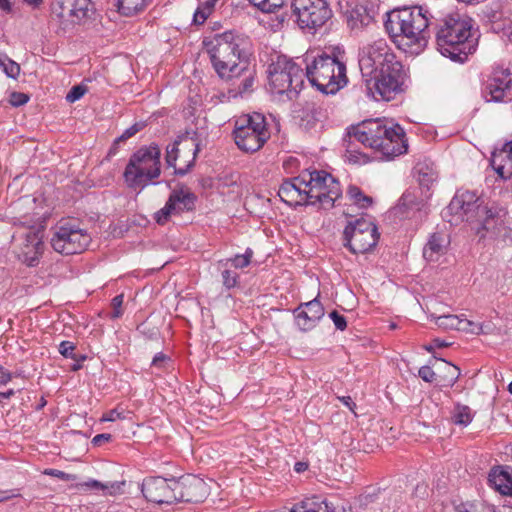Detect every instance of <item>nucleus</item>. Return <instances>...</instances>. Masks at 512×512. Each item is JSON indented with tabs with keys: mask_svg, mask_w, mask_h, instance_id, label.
Listing matches in <instances>:
<instances>
[{
	"mask_svg": "<svg viewBox=\"0 0 512 512\" xmlns=\"http://www.w3.org/2000/svg\"><path fill=\"white\" fill-rule=\"evenodd\" d=\"M367 93L376 101H390L401 90L405 72L385 40L368 45L359 59Z\"/></svg>",
	"mask_w": 512,
	"mask_h": 512,
	"instance_id": "1",
	"label": "nucleus"
},
{
	"mask_svg": "<svg viewBox=\"0 0 512 512\" xmlns=\"http://www.w3.org/2000/svg\"><path fill=\"white\" fill-rule=\"evenodd\" d=\"M356 142L378 151L384 158L392 159L407 152L408 142L399 124L382 119H371L352 127L344 139L346 157L354 164L366 163L368 157L354 149Z\"/></svg>",
	"mask_w": 512,
	"mask_h": 512,
	"instance_id": "2",
	"label": "nucleus"
},
{
	"mask_svg": "<svg viewBox=\"0 0 512 512\" xmlns=\"http://www.w3.org/2000/svg\"><path fill=\"white\" fill-rule=\"evenodd\" d=\"M429 17V11L422 6L399 9L389 14L385 29L400 49L419 54L430 39Z\"/></svg>",
	"mask_w": 512,
	"mask_h": 512,
	"instance_id": "3",
	"label": "nucleus"
},
{
	"mask_svg": "<svg viewBox=\"0 0 512 512\" xmlns=\"http://www.w3.org/2000/svg\"><path fill=\"white\" fill-rule=\"evenodd\" d=\"M203 44L220 78L231 80L245 69L240 65L245 64L249 56L250 40L244 34L228 30L205 38Z\"/></svg>",
	"mask_w": 512,
	"mask_h": 512,
	"instance_id": "4",
	"label": "nucleus"
},
{
	"mask_svg": "<svg viewBox=\"0 0 512 512\" xmlns=\"http://www.w3.org/2000/svg\"><path fill=\"white\" fill-rule=\"evenodd\" d=\"M437 50L454 62L463 63L476 49L471 24L458 15H448L436 24Z\"/></svg>",
	"mask_w": 512,
	"mask_h": 512,
	"instance_id": "5",
	"label": "nucleus"
},
{
	"mask_svg": "<svg viewBox=\"0 0 512 512\" xmlns=\"http://www.w3.org/2000/svg\"><path fill=\"white\" fill-rule=\"evenodd\" d=\"M304 79L323 94H336L347 85L346 65L336 57L306 54L301 59Z\"/></svg>",
	"mask_w": 512,
	"mask_h": 512,
	"instance_id": "6",
	"label": "nucleus"
},
{
	"mask_svg": "<svg viewBox=\"0 0 512 512\" xmlns=\"http://www.w3.org/2000/svg\"><path fill=\"white\" fill-rule=\"evenodd\" d=\"M505 215L504 210H493L481 206L479 198L474 192L458 191L450 201L444 212V218L452 216L448 219L451 224H458L459 221L477 222L479 227L483 230H490L495 225L499 218Z\"/></svg>",
	"mask_w": 512,
	"mask_h": 512,
	"instance_id": "7",
	"label": "nucleus"
},
{
	"mask_svg": "<svg viewBox=\"0 0 512 512\" xmlns=\"http://www.w3.org/2000/svg\"><path fill=\"white\" fill-rule=\"evenodd\" d=\"M302 58L296 60L278 56L268 69L269 89L271 93L295 99L304 87V69Z\"/></svg>",
	"mask_w": 512,
	"mask_h": 512,
	"instance_id": "8",
	"label": "nucleus"
},
{
	"mask_svg": "<svg viewBox=\"0 0 512 512\" xmlns=\"http://www.w3.org/2000/svg\"><path fill=\"white\" fill-rule=\"evenodd\" d=\"M160 149L150 145L137 150L129 159L124 179L129 188L143 189L160 175Z\"/></svg>",
	"mask_w": 512,
	"mask_h": 512,
	"instance_id": "9",
	"label": "nucleus"
},
{
	"mask_svg": "<svg viewBox=\"0 0 512 512\" xmlns=\"http://www.w3.org/2000/svg\"><path fill=\"white\" fill-rule=\"evenodd\" d=\"M233 134L236 145L245 152L258 151L270 137L265 117L260 113L240 116Z\"/></svg>",
	"mask_w": 512,
	"mask_h": 512,
	"instance_id": "10",
	"label": "nucleus"
},
{
	"mask_svg": "<svg viewBox=\"0 0 512 512\" xmlns=\"http://www.w3.org/2000/svg\"><path fill=\"white\" fill-rule=\"evenodd\" d=\"M91 242V236L85 229L69 221L60 222L54 228L51 238L52 248L63 255L82 253Z\"/></svg>",
	"mask_w": 512,
	"mask_h": 512,
	"instance_id": "11",
	"label": "nucleus"
},
{
	"mask_svg": "<svg viewBox=\"0 0 512 512\" xmlns=\"http://www.w3.org/2000/svg\"><path fill=\"white\" fill-rule=\"evenodd\" d=\"M307 176L309 205H319L323 209L332 208L335 201L342 195L340 183L323 170L308 172Z\"/></svg>",
	"mask_w": 512,
	"mask_h": 512,
	"instance_id": "12",
	"label": "nucleus"
},
{
	"mask_svg": "<svg viewBox=\"0 0 512 512\" xmlns=\"http://www.w3.org/2000/svg\"><path fill=\"white\" fill-rule=\"evenodd\" d=\"M379 239L376 225L364 218L350 221L343 231V245L353 254H364L373 249Z\"/></svg>",
	"mask_w": 512,
	"mask_h": 512,
	"instance_id": "13",
	"label": "nucleus"
},
{
	"mask_svg": "<svg viewBox=\"0 0 512 512\" xmlns=\"http://www.w3.org/2000/svg\"><path fill=\"white\" fill-rule=\"evenodd\" d=\"M291 9L301 29L316 30L332 16L326 0H291Z\"/></svg>",
	"mask_w": 512,
	"mask_h": 512,
	"instance_id": "14",
	"label": "nucleus"
},
{
	"mask_svg": "<svg viewBox=\"0 0 512 512\" xmlns=\"http://www.w3.org/2000/svg\"><path fill=\"white\" fill-rule=\"evenodd\" d=\"M199 151L200 147L196 139L179 136L173 144L167 146L166 163L175 168L176 174L185 175L194 166Z\"/></svg>",
	"mask_w": 512,
	"mask_h": 512,
	"instance_id": "15",
	"label": "nucleus"
},
{
	"mask_svg": "<svg viewBox=\"0 0 512 512\" xmlns=\"http://www.w3.org/2000/svg\"><path fill=\"white\" fill-rule=\"evenodd\" d=\"M141 491L150 502L157 504H172L176 502L174 479L150 477L144 479Z\"/></svg>",
	"mask_w": 512,
	"mask_h": 512,
	"instance_id": "16",
	"label": "nucleus"
},
{
	"mask_svg": "<svg viewBox=\"0 0 512 512\" xmlns=\"http://www.w3.org/2000/svg\"><path fill=\"white\" fill-rule=\"evenodd\" d=\"M484 97L488 102H502L512 99V74L509 69L495 68L489 78Z\"/></svg>",
	"mask_w": 512,
	"mask_h": 512,
	"instance_id": "17",
	"label": "nucleus"
},
{
	"mask_svg": "<svg viewBox=\"0 0 512 512\" xmlns=\"http://www.w3.org/2000/svg\"><path fill=\"white\" fill-rule=\"evenodd\" d=\"M176 502H202L208 495L205 481L194 475L174 479Z\"/></svg>",
	"mask_w": 512,
	"mask_h": 512,
	"instance_id": "18",
	"label": "nucleus"
},
{
	"mask_svg": "<svg viewBox=\"0 0 512 512\" xmlns=\"http://www.w3.org/2000/svg\"><path fill=\"white\" fill-rule=\"evenodd\" d=\"M309 184L307 173L286 179L281 184L278 195L289 206L309 205Z\"/></svg>",
	"mask_w": 512,
	"mask_h": 512,
	"instance_id": "19",
	"label": "nucleus"
},
{
	"mask_svg": "<svg viewBox=\"0 0 512 512\" xmlns=\"http://www.w3.org/2000/svg\"><path fill=\"white\" fill-rule=\"evenodd\" d=\"M297 325L301 330L307 331L315 327L317 322L324 316L322 304L313 299L295 310Z\"/></svg>",
	"mask_w": 512,
	"mask_h": 512,
	"instance_id": "20",
	"label": "nucleus"
},
{
	"mask_svg": "<svg viewBox=\"0 0 512 512\" xmlns=\"http://www.w3.org/2000/svg\"><path fill=\"white\" fill-rule=\"evenodd\" d=\"M491 166L502 179L512 177V142L492 154Z\"/></svg>",
	"mask_w": 512,
	"mask_h": 512,
	"instance_id": "21",
	"label": "nucleus"
},
{
	"mask_svg": "<svg viewBox=\"0 0 512 512\" xmlns=\"http://www.w3.org/2000/svg\"><path fill=\"white\" fill-rule=\"evenodd\" d=\"M488 481L499 493L512 496V468L501 466L493 468L489 473Z\"/></svg>",
	"mask_w": 512,
	"mask_h": 512,
	"instance_id": "22",
	"label": "nucleus"
},
{
	"mask_svg": "<svg viewBox=\"0 0 512 512\" xmlns=\"http://www.w3.org/2000/svg\"><path fill=\"white\" fill-rule=\"evenodd\" d=\"M449 245L448 235L444 232H435L430 235L423 249V256L428 261H437L445 254Z\"/></svg>",
	"mask_w": 512,
	"mask_h": 512,
	"instance_id": "23",
	"label": "nucleus"
},
{
	"mask_svg": "<svg viewBox=\"0 0 512 512\" xmlns=\"http://www.w3.org/2000/svg\"><path fill=\"white\" fill-rule=\"evenodd\" d=\"M172 206L175 207L176 214L183 211H191L194 209L196 196L189 189H174L168 198Z\"/></svg>",
	"mask_w": 512,
	"mask_h": 512,
	"instance_id": "24",
	"label": "nucleus"
},
{
	"mask_svg": "<svg viewBox=\"0 0 512 512\" xmlns=\"http://www.w3.org/2000/svg\"><path fill=\"white\" fill-rule=\"evenodd\" d=\"M62 13H66L78 21L86 18L91 10V0H64L61 4Z\"/></svg>",
	"mask_w": 512,
	"mask_h": 512,
	"instance_id": "25",
	"label": "nucleus"
},
{
	"mask_svg": "<svg viewBox=\"0 0 512 512\" xmlns=\"http://www.w3.org/2000/svg\"><path fill=\"white\" fill-rule=\"evenodd\" d=\"M436 364H439L437 370L444 373V375H439L438 382L440 385L443 387H452L460 376V369L457 366L441 359H434L433 366Z\"/></svg>",
	"mask_w": 512,
	"mask_h": 512,
	"instance_id": "26",
	"label": "nucleus"
},
{
	"mask_svg": "<svg viewBox=\"0 0 512 512\" xmlns=\"http://www.w3.org/2000/svg\"><path fill=\"white\" fill-rule=\"evenodd\" d=\"M370 16L363 7H355L347 12V25L351 30L358 31L367 26Z\"/></svg>",
	"mask_w": 512,
	"mask_h": 512,
	"instance_id": "27",
	"label": "nucleus"
},
{
	"mask_svg": "<svg viewBox=\"0 0 512 512\" xmlns=\"http://www.w3.org/2000/svg\"><path fill=\"white\" fill-rule=\"evenodd\" d=\"M229 260H219L217 269L221 272L222 284L226 289H232L238 284L239 275L229 267Z\"/></svg>",
	"mask_w": 512,
	"mask_h": 512,
	"instance_id": "28",
	"label": "nucleus"
},
{
	"mask_svg": "<svg viewBox=\"0 0 512 512\" xmlns=\"http://www.w3.org/2000/svg\"><path fill=\"white\" fill-rule=\"evenodd\" d=\"M430 317L435 321V324L439 328L460 331L461 316L453 314H443L436 316L435 314H431Z\"/></svg>",
	"mask_w": 512,
	"mask_h": 512,
	"instance_id": "29",
	"label": "nucleus"
},
{
	"mask_svg": "<svg viewBox=\"0 0 512 512\" xmlns=\"http://www.w3.org/2000/svg\"><path fill=\"white\" fill-rule=\"evenodd\" d=\"M451 419L456 425L467 426L473 419L471 408L467 405L456 404Z\"/></svg>",
	"mask_w": 512,
	"mask_h": 512,
	"instance_id": "30",
	"label": "nucleus"
},
{
	"mask_svg": "<svg viewBox=\"0 0 512 512\" xmlns=\"http://www.w3.org/2000/svg\"><path fill=\"white\" fill-rule=\"evenodd\" d=\"M347 196L355 205L362 209L370 207L373 203V199L370 196L364 195L361 189L357 186H349Z\"/></svg>",
	"mask_w": 512,
	"mask_h": 512,
	"instance_id": "31",
	"label": "nucleus"
},
{
	"mask_svg": "<svg viewBox=\"0 0 512 512\" xmlns=\"http://www.w3.org/2000/svg\"><path fill=\"white\" fill-rule=\"evenodd\" d=\"M146 5L145 0H117L118 11L125 16H132Z\"/></svg>",
	"mask_w": 512,
	"mask_h": 512,
	"instance_id": "32",
	"label": "nucleus"
},
{
	"mask_svg": "<svg viewBox=\"0 0 512 512\" xmlns=\"http://www.w3.org/2000/svg\"><path fill=\"white\" fill-rule=\"evenodd\" d=\"M90 485L93 488L101 489L105 495H116L123 492L125 481L107 482L105 484L92 481Z\"/></svg>",
	"mask_w": 512,
	"mask_h": 512,
	"instance_id": "33",
	"label": "nucleus"
},
{
	"mask_svg": "<svg viewBox=\"0 0 512 512\" xmlns=\"http://www.w3.org/2000/svg\"><path fill=\"white\" fill-rule=\"evenodd\" d=\"M254 7L264 13H274L283 7L285 0H248Z\"/></svg>",
	"mask_w": 512,
	"mask_h": 512,
	"instance_id": "34",
	"label": "nucleus"
},
{
	"mask_svg": "<svg viewBox=\"0 0 512 512\" xmlns=\"http://www.w3.org/2000/svg\"><path fill=\"white\" fill-rule=\"evenodd\" d=\"M240 68H245V69L237 76V77H239L241 75L244 76L241 83L238 86L239 93L240 94L249 93L252 90V87L254 85V81H255L254 73L252 71L248 70L246 65L241 64Z\"/></svg>",
	"mask_w": 512,
	"mask_h": 512,
	"instance_id": "35",
	"label": "nucleus"
},
{
	"mask_svg": "<svg viewBox=\"0 0 512 512\" xmlns=\"http://www.w3.org/2000/svg\"><path fill=\"white\" fill-rule=\"evenodd\" d=\"M252 257L253 250L251 248H247L244 254H237L233 258H227L226 260H229L230 266L235 269H241L249 266Z\"/></svg>",
	"mask_w": 512,
	"mask_h": 512,
	"instance_id": "36",
	"label": "nucleus"
},
{
	"mask_svg": "<svg viewBox=\"0 0 512 512\" xmlns=\"http://www.w3.org/2000/svg\"><path fill=\"white\" fill-rule=\"evenodd\" d=\"M172 215H176L175 207L167 200L165 206L154 214V219L159 225L166 224Z\"/></svg>",
	"mask_w": 512,
	"mask_h": 512,
	"instance_id": "37",
	"label": "nucleus"
},
{
	"mask_svg": "<svg viewBox=\"0 0 512 512\" xmlns=\"http://www.w3.org/2000/svg\"><path fill=\"white\" fill-rule=\"evenodd\" d=\"M290 512H320V503L312 499H306L296 503Z\"/></svg>",
	"mask_w": 512,
	"mask_h": 512,
	"instance_id": "38",
	"label": "nucleus"
},
{
	"mask_svg": "<svg viewBox=\"0 0 512 512\" xmlns=\"http://www.w3.org/2000/svg\"><path fill=\"white\" fill-rule=\"evenodd\" d=\"M75 345L70 341H62L59 344L58 351L59 353L64 356L65 358H70L73 360H79L77 354L75 353ZM86 357L81 356L80 359L84 360Z\"/></svg>",
	"mask_w": 512,
	"mask_h": 512,
	"instance_id": "39",
	"label": "nucleus"
},
{
	"mask_svg": "<svg viewBox=\"0 0 512 512\" xmlns=\"http://www.w3.org/2000/svg\"><path fill=\"white\" fill-rule=\"evenodd\" d=\"M460 331L472 334H480L482 332V325L479 322L471 321L461 316Z\"/></svg>",
	"mask_w": 512,
	"mask_h": 512,
	"instance_id": "40",
	"label": "nucleus"
},
{
	"mask_svg": "<svg viewBox=\"0 0 512 512\" xmlns=\"http://www.w3.org/2000/svg\"><path fill=\"white\" fill-rule=\"evenodd\" d=\"M0 65L3 66L4 72L7 76L11 78H16L20 73V66L12 61L11 59L5 58L4 60L0 59Z\"/></svg>",
	"mask_w": 512,
	"mask_h": 512,
	"instance_id": "41",
	"label": "nucleus"
},
{
	"mask_svg": "<svg viewBox=\"0 0 512 512\" xmlns=\"http://www.w3.org/2000/svg\"><path fill=\"white\" fill-rule=\"evenodd\" d=\"M87 92V88L84 85H75L73 86L68 94L66 95V100L70 103H74L84 96Z\"/></svg>",
	"mask_w": 512,
	"mask_h": 512,
	"instance_id": "42",
	"label": "nucleus"
},
{
	"mask_svg": "<svg viewBox=\"0 0 512 512\" xmlns=\"http://www.w3.org/2000/svg\"><path fill=\"white\" fill-rule=\"evenodd\" d=\"M123 301H124L123 294L117 295L112 299L111 306H112L113 312L111 314V318L116 319L123 315V310H122Z\"/></svg>",
	"mask_w": 512,
	"mask_h": 512,
	"instance_id": "43",
	"label": "nucleus"
},
{
	"mask_svg": "<svg viewBox=\"0 0 512 512\" xmlns=\"http://www.w3.org/2000/svg\"><path fill=\"white\" fill-rule=\"evenodd\" d=\"M418 375L423 381L428 383L437 380L436 373L429 365L422 366L418 371Z\"/></svg>",
	"mask_w": 512,
	"mask_h": 512,
	"instance_id": "44",
	"label": "nucleus"
},
{
	"mask_svg": "<svg viewBox=\"0 0 512 512\" xmlns=\"http://www.w3.org/2000/svg\"><path fill=\"white\" fill-rule=\"evenodd\" d=\"M29 101V96L21 92H13L10 95V104L14 107H19L26 104Z\"/></svg>",
	"mask_w": 512,
	"mask_h": 512,
	"instance_id": "45",
	"label": "nucleus"
},
{
	"mask_svg": "<svg viewBox=\"0 0 512 512\" xmlns=\"http://www.w3.org/2000/svg\"><path fill=\"white\" fill-rule=\"evenodd\" d=\"M329 317L332 319L335 327L338 329V330H345L346 327H347V322H346V319L344 316H342L341 314H339L337 311H332L330 314H329Z\"/></svg>",
	"mask_w": 512,
	"mask_h": 512,
	"instance_id": "46",
	"label": "nucleus"
},
{
	"mask_svg": "<svg viewBox=\"0 0 512 512\" xmlns=\"http://www.w3.org/2000/svg\"><path fill=\"white\" fill-rule=\"evenodd\" d=\"M27 242L31 244V246L34 248L35 253H38L42 249V241L41 237L39 236V232H30L27 235Z\"/></svg>",
	"mask_w": 512,
	"mask_h": 512,
	"instance_id": "47",
	"label": "nucleus"
},
{
	"mask_svg": "<svg viewBox=\"0 0 512 512\" xmlns=\"http://www.w3.org/2000/svg\"><path fill=\"white\" fill-rule=\"evenodd\" d=\"M209 13H210L209 7L204 8V9L198 8L194 13L193 22L198 25L203 24L205 22V20L207 19Z\"/></svg>",
	"mask_w": 512,
	"mask_h": 512,
	"instance_id": "48",
	"label": "nucleus"
},
{
	"mask_svg": "<svg viewBox=\"0 0 512 512\" xmlns=\"http://www.w3.org/2000/svg\"><path fill=\"white\" fill-rule=\"evenodd\" d=\"M169 361L170 358L167 355L163 353H158L154 356L152 360V366L158 368H166V365L169 363Z\"/></svg>",
	"mask_w": 512,
	"mask_h": 512,
	"instance_id": "49",
	"label": "nucleus"
},
{
	"mask_svg": "<svg viewBox=\"0 0 512 512\" xmlns=\"http://www.w3.org/2000/svg\"><path fill=\"white\" fill-rule=\"evenodd\" d=\"M139 131V127L137 124H134L132 125L131 127L127 128L121 136H119L117 139H116V143L120 142V141H125L127 140L128 138L134 136L137 132Z\"/></svg>",
	"mask_w": 512,
	"mask_h": 512,
	"instance_id": "50",
	"label": "nucleus"
},
{
	"mask_svg": "<svg viewBox=\"0 0 512 512\" xmlns=\"http://www.w3.org/2000/svg\"><path fill=\"white\" fill-rule=\"evenodd\" d=\"M120 418H122V412H119L117 409H112L103 414L101 421L113 422Z\"/></svg>",
	"mask_w": 512,
	"mask_h": 512,
	"instance_id": "51",
	"label": "nucleus"
},
{
	"mask_svg": "<svg viewBox=\"0 0 512 512\" xmlns=\"http://www.w3.org/2000/svg\"><path fill=\"white\" fill-rule=\"evenodd\" d=\"M112 438V435L111 434H108V433H103V434H97L96 436L93 437L92 439V443L94 445H101L105 442H109Z\"/></svg>",
	"mask_w": 512,
	"mask_h": 512,
	"instance_id": "52",
	"label": "nucleus"
},
{
	"mask_svg": "<svg viewBox=\"0 0 512 512\" xmlns=\"http://www.w3.org/2000/svg\"><path fill=\"white\" fill-rule=\"evenodd\" d=\"M338 399L346 406L348 407L352 412H354V409L356 407L355 403L352 401V398L350 396H342L338 397Z\"/></svg>",
	"mask_w": 512,
	"mask_h": 512,
	"instance_id": "53",
	"label": "nucleus"
},
{
	"mask_svg": "<svg viewBox=\"0 0 512 512\" xmlns=\"http://www.w3.org/2000/svg\"><path fill=\"white\" fill-rule=\"evenodd\" d=\"M12 376L11 373L5 372L1 369V375H0V385H5L11 380Z\"/></svg>",
	"mask_w": 512,
	"mask_h": 512,
	"instance_id": "54",
	"label": "nucleus"
},
{
	"mask_svg": "<svg viewBox=\"0 0 512 512\" xmlns=\"http://www.w3.org/2000/svg\"><path fill=\"white\" fill-rule=\"evenodd\" d=\"M307 468H308V464L305 462H297V463H295V466H294L295 471L298 473L304 472L305 470H307Z\"/></svg>",
	"mask_w": 512,
	"mask_h": 512,
	"instance_id": "55",
	"label": "nucleus"
},
{
	"mask_svg": "<svg viewBox=\"0 0 512 512\" xmlns=\"http://www.w3.org/2000/svg\"><path fill=\"white\" fill-rule=\"evenodd\" d=\"M457 512H495V510L490 509V508H485V509H482V510L478 511L476 509H467V508L461 509V508H458Z\"/></svg>",
	"mask_w": 512,
	"mask_h": 512,
	"instance_id": "56",
	"label": "nucleus"
},
{
	"mask_svg": "<svg viewBox=\"0 0 512 512\" xmlns=\"http://www.w3.org/2000/svg\"><path fill=\"white\" fill-rule=\"evenodd\" d=\"M15 394V391L13 389H9L8 391L6 392H0V402L3 400V399H9L10 397H12L13 395Z\"/></svg>",
	"mask_w": 512,
	"mask_h": 512,
	"instance_id": "57",
	"label": "nucleus"
},
{
	"mask_svg": "<svg viewBox=\"0 0 512 512\" xmlns=\"http://www.w3.org/2000/svg\"><path fill=\"white\" fill-rule=\"evenodd\" d=\"M23 1L32 6H38L42 2V0H23Z\"/></svg>",
	"mask_w": 512,
	"mask_h": 512,
	"instance_id": "58",
	"label": "nucleus"
},
{
	"mask_svg": "<svg viewBox=\"0 0 512 512\" xmlns=\"http://www.w3.org/2000/svg\"><path fill=\"white\" fill-rule=\"evenodd\" d=\"M9 497L10 496L7 495V492H3V491L0 492V502L8 499Z\"/></svg>",
	"mask_w": 512,
	"mask_h": 512,
	"instance_id": "59",
	"label": "nucleus"
},
{
	"mask_svg": "<svg viewBox=\"0 0 512 512\" xmlns=\"http://www.w3.org/2000/svg\"><path fill=\"white\" fill-rule=\"evenodd\" d=\"M435 343H436V345H437L438 347H446V346H447V343H446V342L441 341V340H439V339H436V340H435Z\"/></svg>",
	"mask_w": 512,
	"mask_h": 512,
	"instance_id": "60",
	"label": "nucleus"
},
{
	"mask_svg": "<svg viewBox=\"0 0 512 512\" xmlns=\"http://www.w3.org/2000/svg\"><path fill=\"white\" fill-rule=\"evenodd\" d=\"M74 436H75L76 438H78V440H80L81 442L85 443L86 439L83 437V435H82V434H80V433H75V434H74Z\"/></svg>",
	"mask_w": 512,
	"mask_h": 512,
	"instance_id": "61",
	"label": "nucleus"
},
{
	"mask_svg": "<svg viewBox=\"0 0 512 512\" xmlns=\"http://www.w3.org/2000/svg\"><path fill=\"white\" fill-rule=\"evenodd\" d=\"M45 405H46V401L44 400V398H41V402H39V405H38L37 409H41Z\"/></svg>",
	"mask_w": 512,
	"mask_h": 512,
	"instance_id": "62",
	"label": "nucleus"
},
{
	"mask_svg": "<svg viewBox=\"0 0 512 512\" xmlns=\"http://www.w3.org/2000/svg\"><path fill=\"white\" fill-rule=\"evenodd\" d=\"M6 6H8V3L6 0H0V8H5Z\"/></svg>",
	"mask_w": 512,
	"mask_h": 512,
	"instance_id": "63",
	"label": "nucleus"
},
{
	"mask_svg": "<svg viewBox=\"0 0 512 512\" xmlns=\"http://www.w3.org/2000/svg\"><path fill=\"white\" fill-rule=\"evenodd\" d=\"M508 391L512 394V381L508 385Z\"/></svg>",
	"mask_w": 512,
	"mask_h": 512,
	"instance_id": "64",
	"label": "nucleus"
}]
</instances>
